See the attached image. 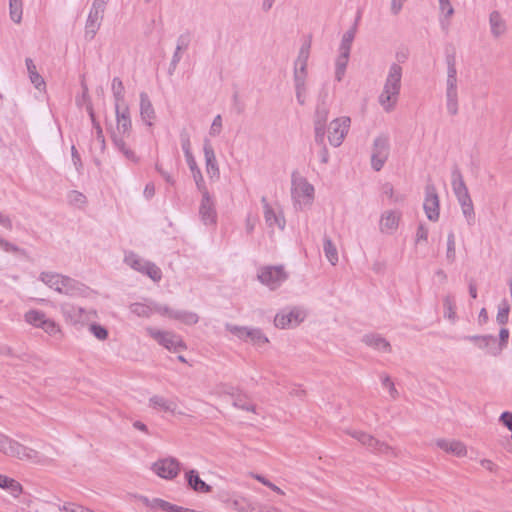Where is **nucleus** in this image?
Returning <instances> with one entry per match:
<instances>
[{"label": "nucleus", "instance_id": "f257e3e1", "mask_svg": "<svg viewBox=\"0 0 512 512\" xmlns=\"http://www.w3.org/2000/svg\"><path fill=\"white\" fill-rule=\"evenodd\" d=\"M116 130L112 132L111 139L115 149L120 152L126 160L138 163L139 157L128 144L131 135L132 122L128 105H116Z\"/></svg>", "mask_w": 512, "mask_h": 512}, {"label": "nucleus", "instance_id": "f03ea898", "mask_svg": "<svg viewBox=\"0 0 512 512\" xmlns=\"http://www.w3.org/2000/svg\"><path fill=\"white\" fill-rule=\"evenodd\" d=\"M403 70L397 63H392L389 66L385 82L380 95L378 96V103L387 113L392 112L398 102Z\"/></svg>", "mask_w": 512, "mask_h": 512}, {"label": "nucleus", "instance_id": "7ed1b4c3", "mask_svg": "<svg viewBox=\"0 0 512 512\" xmlns=\"http://www.w3.org/2000/svg\"><path fill=\"white\" fill-rule=\"evenodd\" d=\"M39 280L50 289L70 297H86L89 294V288L84 284L56 272H41Z\"/></svg>", "mask_w": 512, "mask_h": 512}, {"label": "nucleus", "instance_id": "20e7f679", "mask_svg": "<svg viewBox=\"0 0 512 512\" xmlns=\"http://www.w3.org/2000/svg\"><path fill=\"white\" fill-rule=\"evenodd\" d=\"M291 197L297 209L310 208L315 198L314 186L306 178L294 175L291 181Z\"/></svg>", "mask_w": 512, "mask_h": 512}, {"label": "nucleus", "instance_id": "39448f33", "mask_svg": "<svg viewBox=\"0 0 512 512\" xmlns=\"http://www.w3.org/2000/svg\"><path fill=\"white\" fill-rule=\"evenodd\" d=\"M289 276L284 265H264L257 270L258 281L271 291L279 289Z\"/></svg>", "mask_w": 512, "mask_h": 512}, {"label": "nucleus", "instance_id": "423d86ee", "mask_svg": "<svg viewBox=\"0 0 512 512\" xmlns=\"http://www.w3.org/2000/svg\"><path fill=\"white\" fill-rule=\"evenodd\" d=\"M390 154V137L387 133L378 134L371 147V167L375 171H380Z\"/></svg>", "mask_w": 512, "mask_h": 512}, {"label": "nucleus", "instance_id": "0eeeda50", "mask_svg": "<svg viewBox=\"0 0 512 512\" xmlns=\"http://www.w3.org/2000/svg\"><path fill=\"white\" fill-rule=\"evenodd\" d=\"M24 320L29 325L42 329L50 336L62 333L60 326L53 319L47 317L43 311L30 309L24 314Z\"/></svg>", "mask_w": 512, "mask_h": 512}, {"label": "nucleus", "instance_id": "6e6552de", "mask_svg": "<svg viewBox=\"0 0 512 512\" xmlns=\"http://www.w3.org/2000/svg\"><path fill=\"white\" fill-rule=\"evenodd\" d=\"M146 333L169 351L177 352L186 349V345L182 338L171 332L148 326L145 328Z\"/></svg>", "mask_w": 512, "mask_h": 512}, {"label": "nucleus", "instance_id": "1a4fd4ad", "mask_svg": "<svg viewBox=\"0 0 512 512\" xmlns=\"http://www.w3.org/2000/svg\"><path fill=\"white\" fill-rule=\"evenodd\" d=\"M306 317L307 312L304 308L298 306L288 307L276 314L274 324L280 329H290L298 326Z\"/></svg>", "mask_w": 512, "mask_h": 512}, {"label": "nucleus", "instance_id": "9d476101", "mask_svg": "<svg viewBox=\"0 0 512 512\" xmlns=\"http://www.w3.org/2000/svg\"><path fill=\"white\" fill-rule=\"evenodd\" d=\"M124 262L132 269L147 275L155 282L160 281L162 278V272L155 264L143 260L133 252L125 255Z\"/></svg>", "mask_w": 512, "mask_h": 512}, {"label": "nucleus", "instance_id": "9b49d317", "mask_svg": "<svg viewBox=\"0 0 512 512\" xmlns=\"http://www.w3.org/2000/svg\"><path fill=\"white\" fill-rule=\"evenodd\" d=\"M351 119L342 116L332 120L328 127V141L334 147H339L349 132Z\"/></svg>", "mask_w": 512, "mask_h": 512}, {"label": "nucleus", "instance_id": "f8f14e48", "mask_svg": "<svg viewBox=\"0 0 512 512\" xmlns=\"http://www.w3.org/2000/svg\"><path fill=\"white\" fill-rule=\"evenodd\" d=\"M151 469L160 478L172 480L179 474L181 464L174 457H166L153 463Z\"/></svg>", "mask_w": 512, "mask_h": 512}, {"label": "nucleus", "instance_id": "ddd939ff", "mask_svg": "<svg viewBox=\"0 0 512 512\" xmlns=\"http://www.w3.org/2000/svg\"><path fill=\"white\" fill-rule=\"evenodd\" d=\"M60 311L65 320L71 324H83L89 321L95 313L72 303L64 302L60 304Z\"/></svg>", "mask_w": 512, "mask_h": 512}, {"label": "nucleus", "instance_id": "4468645a", "mask_svg": "<svg viewBox=\"0 0 512 512\" xmlns=\"http://www.w3.org/2000/svg\"><path fill=\"white\" fill-rule=\"evenodd\" d=\"M12 458H16L21 461H28L34 464H46L49 459L43 456L40 452L27 447L18 441L14 444V449L11 455Z\"/></svg>", "mask_w": 512, "mask_h": 512}, {"label": "nucleus", "instance_id": "2eb2a0df", "mask_svg": "<svg viewBox=\"0 0 512 512\" xmlns=\"http://www.w3.org/2000/svg\"><path fill=\"white\" fill-rule=\"evenodd\" d=\"M402 214L398 210H385L381 213L379 219V231L384 235H393L396 233Z\"/></svg>", "mask_w": 512, "mask_h": 512}, {"label": "nucleus", "instance_id": "dca6fc26", "mask_svg": "<svg viewBox=\"0 0 512 512\" xmlns=\"http://www.w3.org/2000/svg\"><path fill=\"white\" fill-rule=\"evenodd\" d=\"M423 208L430 221L439 219V197L433 184H427L425 187Z\"/></svg>", "mask_w": 512, "mask_h": 512}, {"label": "nucleus", "instance_id": "f3484780", "mask_svg": "<svg viewBox=\"0 0 512 512\" xmlns=\"http://www.w3.org/2000/svg\"><path fill=\"white\" fill-rule=\"evenodd\" d=\"M202 199L199 207V215L201 221L205 225H213L216 223L217 213L215 210L214 202L207 189L200 191Z\"/></svg>", "mask_w": 512, "mask_h": 512}, {"label": "nucleus", "instance_id": "a211bd4d", "mask_svg": "<svg viewBox=\"0 0 512 512\" xmlns=\"http://www.w3.org/2000/svg\"><path fill=\"white\" fill-rule=\"evenodd\" d=\"M261 202L263 204L264 219L268 227L283 230L286 224L283 212L280 209L273 208L265 197H262Z\"/></svg>", "mask_w": 512, "mask_h": 512}, {"label": "nucleus", "instance_id": "6ab92c4d", "mask_svg": "<svg viewBox=\"0 0 512 512\" xmlns=\"http://www.w3.org/2000/svg\"><path fill=\"white\" fill-rule=\"evenodd\" d=\"M349 434L373 452L388 453L389 451H392L390 446L380 442L365 432L354 430L349 432Z\"/></svg>", "mask_w": 512, "mask_h": 512}, {"label": "nucleus", "instance_id": "aec40b11", "mask_svg": "<svg viewBox=\"0 0 512 512\" xmlns=\"http://www.w3.org/2000/svg\"><path fill=\"white\" fill-rule=\"evenodd\" d=\"M329 115V108L324 104H319L315 111L314 130L315 141L323 144L326 129V122Z\"/></svg>", "mask_w": 512, "mask_h": 512}, {"label": "nucleus", "instance_id": "412c9836", "mask_svg": "<svg viewBox=\"0 0 512 512\" xmlns=\"http://www.w3.org/2000/svg\"><path fill=\"white\" fill-rule=\"evenodd\" d=\"M446 107L450 115L458 113V89L457 78H446Z\"/></svg>", "mask_w": 512, "mask_h": 512}, {"label": "nucleus", "instance_id": "4be33fe9", "mask_svg": "<svg viewBox=\"0 0 512 512\" xmlns=\"http://www.w3.org/2000/svg\"><path fill=\"white\" fill-rule=\"evenodd\" d=\"M203 152L206 163V172L210 178H219V167L217 164L214 149L209 141L204 142Z\"/></svg>", "mask_w": 512, "mask_h": 512}, {"label": "nucleus", "instance_id": "5701e85b", "mask_svg": "<svg viewBox=\"0 0 512 512\" xmlns=\"http://www.w3.org/2000/svg\"><path fill=\"white\" fill-rule=\"evenodd\" d=\"M227 503L238 512H258L259 505L243 495H234Z\"/></svg>", "mask_w": 512, "mask_h": 512}, {"label": "nucleus", "instance_id": "b1692460", "mask_svg": "<svg viewBox=\"0 0 512 512\" xmlns=\"http://www.w3.org/2000/svg\"><path fill=\"white\" fill-rule=\"evenodd\" d=\"M104 14L90 9L88 14L84 36L86 40H92L99 30Z\"/></svg>", "mask_w": 512, "mask_h": 512}, {"label": "nucleus", "instance_id": "393cba45", "mask_svg": "<svg viewBox=\"0 0 512 512\" xmlns=\"http://www.w3.org/2000/svg\"><path fill=\"white\" fill-rule=\"evenodd\" d=\"M436 445L443 451L453 454L457 457H464L467 454V448L465 444L458 440L438 439L436 440Z\"/></svg>", "mask_w": 512, "mask_h": 512}, {"label": "nucleus", "instance_id": "a878e982", "mask_svg": "<svg viewBox=\"0 0 512 512\" xmlns=\"http://www.w3.org/2000/svg\"><path fill=\"white\" fill-rule=\"evenodd\" d=\"M140 116L143 122L152 126L155 120V111L147 93H140Z\"/></svg>", "mask_w": 512, "mask_h": 512}, {"label": "nucleus", "instance_id": "bb28decb", "mask_svg": "<svg viewBox=\"0 0 512 512\" xmlns=\"http://www.w3.org/2000/svg\"><path fill=\"white\" fill-rule=\"evenodd\" d=\"M185 478L188 486L198 493H209L211 492V486L205 483L200 477L196 470L191 469L185 473Z\"/></svg>", "mask_w": 512, "mask_h": 512}, {"label": "nucleus", "instance_id": "cd10ccee", "mask_svg": "<svg viewBox=\"0 0 512 512\" xmlns=\"http://www.w3.org/2000/svg\"><path fill=\"white\" fill-rule=\"evenodd\" d=\"M363 343L379 352L388 353L391 350L390 343L378 334H366L362 338Z\"/></svg>", "mask_w": 512, "mask_h": 512}, {"label": "nucleus", "instance_id": "c85d7f7f", "mask_svg": "<svg viewBox=\"0 0 512 512\" xmlns=\"http://www.w3.org/2000/svg\"><path fill=\"white\" fill-rule=\"evenodd\" d=\"M491 34L498 38L506 32V22L499 11H492L489 15Z\"/></svg>", "mask_w": 512, "mask_h": 512}, {"label": "nucleus", "instance_id": "c756f323", "mask_svg": "<svg viewBox=\"0 0 512 512\" xmlns=\"http://www.w3.org/2000/svg\"><path fill=\"white\" fill-rule=\"evenodd\" d=\"M189 44V38L185 35H181L177 39L176 49L173 53L170 65H169V74H173L176 70L177 65L181 61V52L186 50Z\"/></svg>", "mask_w": 512, "mask_h": 512}, {"label": "nucleus", "instance_id": "7c9ffc66", "mask_svg": "<svg viewBox=\"0 0 512 512\" xmlns=\"http://www.w3.org/2000/svg\"><path fill=\"white\" fill-rule=\"evenodd\" d=\"M149 406L159 410L170 413H175L177 405L175 402L168 400L162 396L154 395L149 399Z\"/></svg>", "mask_w": 512, "mask_h": 512}, {"label": "nucleus", "instance_id": "2f4dec72", "mask_svg": "<svg viewBox=\"0 0 512 512\" xmlns=\"http://www.w3.org/2000/svg\"><path fill=\"white\" fill-rule=\"evenodd\" d=\"M0 488L17 498L23 492L22 485L13 478L0 474Z\"/></svg>", "mask_w": 512, "mask_h": 512}, {"label": "nucleus", "instance_id": "473e14b6", "mask_svg": "<svg viewBox=\"0 0 512 512\" xmlns=\"http://www.w3.org/2000/svg\"><path fill=\"white\" fill-rule=\"evenodd\" d=\"M25 64L27 67L28 75L30 78L31 83L35 86L38 90H44L45 89V81L43 77L37 72L36 66L32 59L27 58L25 60Z\"/></svg>", "mask_w": 512, "mask_h": 512}, {"label": "nucleus", "instance_id": "72a5a7b5", "mask_svg": "<svg viewBox=\"0 0 512 512\" xmlns=\"http://www.w3.org/2000/svg\"><path fill=\"white\" fill-rule=\"evenodd\" d=\"M350 57V52L347 51H339V55L335 60V79L336 81H342L345 71L348 65Z\"/></svg>", "mask_w": 512, "mask_h": 512}, {"label": "nucleus", "instance_id": "f704fd0d", "mask_svg": "<svg viewBox=\"0 0 512 512\" xmlns=\"http://www.w3.org/2000/svg\"><path fill=\"white\" fill-rule=\"evenodd\" d=\"M477 347L485 350L491 356H499V348L496 347V338L493 335H481Z\"/></svg>", "mask_w": 512, "mask_h": 512}, {"label": "nucleus", "instance_id": "c9c22d12", "mask_svg": "<svg viewBox=\"0 0 512 512\" xmlns=\"http://www.w3.org/2000/svg\"><path fill=\"white\" fill-rule=\"evenodd\" d=\"M443 307H444V318L449 320L452 324H454L457 321V314H456V304H455V298L451 294H447L443 297Z\"/></svg>", "mask_w": 512, "mask_h": 512}, {"label": "nucleus", "instance_id": "e433bc0d", "mask_svg": "<svg viewBox=\"0 0 512 512\" xmlns=\"http://www.w3.org/2000/svg\"><path fill=\"white\" fill-rule=\"evenodd\" d=\"M451 185L455 196L469 193L468 188L464 182L463 176L459 169L455 168L451 175Z\"/></svg>", "mask_w": 512, "mask_h": 512}, {"label": "nucleus", "instance_id": "4c0bfd02", "mask_svg": "<svg viewBox=\"0 0 512 512\" xmlns=\"http://www.w3.org/2000/svg\"><path fill=\"white\" fill-rule=\"evenodd\" d=\"M323 251L327 260L331 265L335 266L339 260L338 251L335 244L327 236L323 238Z\"/></svg>", "mask_w": 512, "mask_h": 512}, {"label": "nucleus", "instance_id": "58836bf2", "mask_svg": "<svg viewBox=\"0 0 512 512\" xmlns=\"http://www.w3.org/2000/svg\"><path fill=\"white\" fill-rule=\"evenodd\" d=\"M311 42L305 41L299 49L298 56L294 62L296 68H306L308 66V60L310 56Z\"/></svg>", "mask_w": 512, "mask_h": 512}, {"label": "nucleus", "instance_id": "ea45409f", "mask_svg": "<svg viewBox=\"0 0 512 512\" xmlns=\"http://www.w3.org/2000/svg\"><path fill=\"white\" fill-rule=\"evenodd\" d=\"M172 319L178 320L186 325H194L199 321V317L195 312L186 310H175Z\"/></svg>", "mask_w": 512, "mask_h": 512}, {"label": "nucleus", "instance_id": "a19ab883", "mask_svg": "<svg viewBox=\"0 0 512 512\" xmlns=\"http://www.w3.org/2000/svg\"><path fill=\"white\" fill-rule=\"evenodd\" d=\"M382 195L386 196L391 204L401 203L405 197L403 194L396 192L391 183H384L381 188Z\"/></svg>", "mask_w": 512, "mask_h": 512}, {"label": "nucleus", "instance_id": "79ce46f5", "mask_svg": "<svg viewBox=\"0 0 512 512\" xmlns=\"http://www.w3.org/2000/svg\"><path fill=\"white\" fill-rule=\"evenodd\" d=\"M256 346H263L269 342L268 338L263 334L261 329L250 327L247 341Z\"/></svg>", "mask_w": 512, "mask_h": 512}, {"label": "nucleus", "instance_id": "37998d69", "mask_svg": "<svg viewBox=\"0 0 512 512\" xmlns=\"http://www.w3.org/2000/svg\"><path fill=\"white\" fill-rule=\"evenodd\" d=\"M112 92L116 105H127L124 101V86L120 78L115 77L112 80Z\"/></svg>", "mask_w": 512, "mask_h": 512}, {"label": "nucleus", "instance_id": "c03bdc74", "mask_svg": "<svg viewBox=\"0 0 512 512\" xmlns=\"http://www.w3.org/2000/svg\"><path fill=\"white\" fill-rule=\"evenodd\" d=\"M225 329L239 340L246 342L250 327L226 323Z\"/></svg>", "mask_w": 512, "mask_h": 512}, {"label": "nucleus", "instance_id": "a18cd8bd", "mask_svg": "<svg viewBox=\"0 0 512 512\" xmlns=\"http://www.w3.org/2000/svg\"><path fill=\"white\" fill-rule=\"evenodd\" d=\"M456 260V240L453 232H450L447 236V248H446V261L448 264H453Z\"/></svg>", "mask_w": 512, "mask_h": 512}, {"label": "nucleus", "instance_id": "49530a36", "mask_svg": "<svg viewBox=\"0 0 512 512\" xmlns=\"http://www.w3.org/2000/svg\"><path fill=\"white\" fill-rule=\"evenodd\" d=\"M509 313H510V305L506 299H503L498 306V312L496 315L497 323L500 325L507 324L508 319H509Z\"/></svg>", "mask_w": 512, "mask_h": 512}, {"label": "nucleus", "instance_id": "de8ad7c7", "mask_svg": "<svg viewBox=\"0 0 512 512\" xmlns=\"http://www.w3.org/2000/svg\"><path fill=\"white\" fill-rule=\"evenodd\" d=\"M130 311L139 317H150L153 313V306L144 303H133L130 305Z\"/></svg>", "mask_w": 512, "mask_h": 512}, {"label": "nucleus", "instance_id": "09e8293b", "mask_svg": "<svg viewBox=\"0 0 512 512\" xmlns=\"http://www.w3.org/2000/svg\"><path fill=\"white\" fill-rule=\"evenodd\" d=\"M356 34V27H352L348 31H346L341 39L340 45H339V51H351L352 43L355 38Z\"/></svg>", "mask_w": 512, "mask_h": 512}, {"label": "nucleus", "instance_id": "8fccbe9b", "mask_svg": "<svg viewBox=\"0 0 512 512\" xmlns=\"http://www.w3.org/2000/svg\"><path fill=\"white\" fill-rule=\"evenodd\" d=\"M11 20L20 23L22 19V0H9Z\"/></svg>", "mask_w": 512, "mask_h": 512}, {"label": "nucleus", "instance_id": "3c124183", "mask_svg": "<svg viewBox=\"0 0 512 512\" xmlns=\"http://www.w3.org/2000/svg\"><path fill=\"white\" fill-rule=\"evenodd\" d=\"M187 165L192 173V176L195 181L197 189L199 191L207 189L203 175H202L201 170L199 169L197 163L193 162V164H187Z\"/></svg>", "mask_w": 512, "mask_h": 512}, {"label": "nucleus", "instance_id": "603ef678", "mask_svg": "<svg viewBox=\"0 0 512 512\" xmlns=\"http://www.w3.org/2000/svg\"><path fill=\"white\" fill-rule=\"evenodd\" d=\"M16 440L0 433V452L11 457Z\"/></svg>", "mask_w": 512, "mask_h": 512}, {"label": "nucleus", "instance_id": "864d4df0", "mask_svg": "<svg viewBox=\"0 0 512 512\" xmlns=\"http://www.w3.org/2000/svg\"><path fill=\"white\" fill-rule=\"evenodd\" d=\"M151 510H162L167 512H174L175 504H172L168 501H165L160 498H153L151 499V504L149 507Z\"/></svg>", "mask_w": 512, "mask_h": 512}, {"label": "nucleus", "instance_id": "5fc2aeb1", "mask_svg": "<svg viewBox=\"0 0 512 512\" xmlns=\"http://www.w3.org/2000/svg\"><path fill=\"white\" fill-rule=\"evenodd\" d=\"M296 100L299 105L303 106L307 101L308 88L306 84H297L294 85Z\"/></svg>", "mask_w": 512, "mask_h": 512}, {"label": "nucleus", "instance_id": "6e6d98bb", "mask_svg": "<svg viewBox=\"0 0 512 512\" xmlns=\"http://www.w3.org/2000/svg\"><path fill=\"white\" fill-rule=\"evenodd\" d=\"M68 201L76 207H82L86 202V197L79 191H70L68 193Z\"/></svg>", "mask_w": 512, "mask_h": 512}, {"label": "nucleus", "instance_id": "4d7b16f0", "mask_svg": "<svg viewBox=\"0 0 512 512\" xmlns=\"http://www.w3.org/2000/svg\"><path fill=\"white\" fill-rule=\"evenodd\" d=\"M308 78V70L306 68H296L293 69V81L294 85L297 84H306Z\"/></svg>", "mask_w": 512, "mask_h": 512}, {"label": "nucleus", "instance_id": "13d9d810", "mask_svg": "<svg viewBox=\"0 0 512 512\" xmlns=\"http://www.w3.org/2000/svg\"><path fill=\"white\" fill-rule=\"evenodd\" d=\"M461 211L466 219V222L469 226L474 225L475 223V212L473 202H470L466 205L461 206Z\"/></svg>", "mask_w": 512, "mask_h": 512}, {"label": "nucleus", "instance_id": "bf43d9fd", "mask_svg": "<svg viewBox=\"0 0 512 512\" xmlns=\"http://www.w3.org/2000/svg\"><path fill=\"white\" fill-rule=\"evenodd\" d=\"M88 111H89V114H90L91 119L93 121V124H94V126L96 128V141L99 143L100 148L103 151L105 149V137H104V134H103V130L100 127L99 124L95 123L94 113H93V110H92L91 107L88 108Z\"/></svg>", "mask_w": 512, "mask_h": 512}, {"label": "nucleus", "instance_id": "052dcab7", "mask_svg": "<svg viewBox=\"0 0 512 512\" xmlns=\"http://www.w3.org/2000/svg\"><path fill=\"white\" fill-rule=\"evenodd\" d=\"M509 330L507 328H501L499 331V340H496V347L499 348V354L507 347L509 339Z\"/></svg>", "mask_w": 512, "mask_h": 512}, {"label": "nucleus", "instance_id": "680f3d73", "mask_svg": "<svg viewBox=\"0 0 512 512\" xmlns=\"http://www.w3.org/2000/svg\"><path fill=\"white\" fill-rule=\"evenodd\" d=\"M252 477L254 479H256L257 481H259L260 483H262L263 485H265L266 487H268L271 490H273L274 492H276L277 494L284 495V491L281 488H279L278 486L273 484L271 481H269L264 476H262L260 474H252Z\"/></svg>", "mask_w": 512, "mask_h": 512}, {"label": "nucleus", "instance_id": "e2e57ef3", "mask_svg": "<svg viewBox=\"0 0 512 512\" xmlns=\"http://www.w3.org/2000/svg\"><path fill=\"white\" fill-rule=\"evenodd\" d=\"M439 9L446 20H449L454 14V8L451 5L450 0H439Z\"/></svg>", "mask_w": 512, "mask_h": 512}, {"label": "nucleus", "instance_id": "0e129e2a", "mask_svg": "<svg viewBox=\"0 0 512 512\" xmlns=\"http://www.w3.org/2000/svg\"><path fill=\"white\" fill-rule=\"evenodd\" d=\"M382 386L385 389H387V391L392 399H396L398 397V391L395 388V385L389 376L382 377Z\"/></svg>", "mask_w": 512, "mask_h": 512}, {"label": "nucleus", "instance_id": "69168bd1", "mask_svg": "<svg viewBox=\"0 0 512 512\" xmlns=\"http://www.w3.org/2000/svg\"><path fill=\"white\" fill-rule=\"evenodd\" d=\"M89 330L99 340H105L108 337V331L101 325L92 324Z\"/></svg>", "mask_w": 512, "mask_h": 512}, {"label": "nucleus", "instance_id": "338daca9", "mask_svg": "<svg viewBox=\"0 0 512 512\" xmlns=\"http://www.w3.org/2000/svg\"><path fill=\"white\" fill-rule=\"evenodd\" d=\"M222 132V117L221 115H217L214 117L212 124L210 126L209 134L211 136H218Z\"/></svg>", "mask_w": 512, "mask_h": 512}, {"label": "nucleus", "instance_id": "774afa93", "mask_svg": "<svg viewBox=\"0 0 512 512\" xmlns=\"http://www.w3.org/2000/svg\"><path fill=\"white\" fill-rule=\"evenodd\" d=\"M428 239V228L424 224H419L416 230L415 242L419 244L420 242H426Z\"/></svg>", "mask_w": 512, "mask_h": 512}]
</instances>
